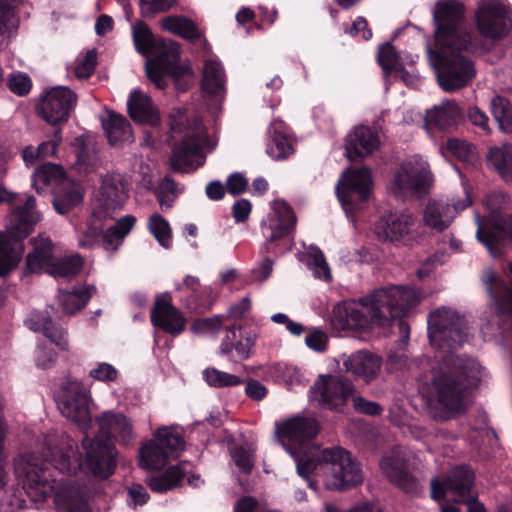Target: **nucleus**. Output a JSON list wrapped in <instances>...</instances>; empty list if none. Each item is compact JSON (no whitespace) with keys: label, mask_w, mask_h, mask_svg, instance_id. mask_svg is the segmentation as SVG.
<instances>
[{"label":"nucleus","mask_w":512,"mask_h":512,"mask_svg":"<svg viewBox=\"0 0 512 512\" xmlns=\"http://www.w3.org/2000/svg\"><path fill=\"white\" fill-rule=\"evenodd\" d=\"M345 371L370 383L381 371L382 359L375 353L360 350L349 355L343 362Z\"/></svg>","instance_id":"nucleus-30"},{"label":"nucleus","mask_w":512,"mask_h":512,"mask_svg":"<svg viewBox=\"0 0 512 512\" xmlns=\"http://www.w3.org/2000/svg\"><path fill=\"white\" fill-rule=\"evenodd\" d=\"M109 218L110 217H104V213L94 209L87 222L86 229L79 237V246L82 248H91L97 244L104 230V221Z\"/></svg>","instance_id":"nucleus-43"},{"label":"nucleus","mask_w":512,"mask_h":512,"mask_svg":"<svg viewBox=\"0 0 512 512\" xmlns=\"http://www.w3.org/2000/svg\"><path fill=\"white\" fill-rule=\"evenodd\" d=\"M432 182L428 164L421 158L413 156L403 161L395 171L391 192L399 199L423 197L428 194Z\"/></svg>","instance_id":"nucleus-10"},{"label":"nucleus","mask_w":512,"mask_h":512,"mask_svg":"<svg viewBox=\"0 0 512 512\" xmlns=\"http://www.w3.org/2000/svg\"><path fill=\"white\" fill-rule=\"evenodd\" d=\"M148 229L161 246L169 248L171 244V228L169 223L157 213L152 214L148 219Z\"/></svg>","instance_id":"nucleus-51"},{"label":"nucleus","mask_w":512,"mask_h":512,"mask_svg":"<svg viewBox=\"0 0 512 512\" xmlns=\"http://www.w3.org/2000/svg\"><path fill=\"white\" fill-rule=\"evenodd\" d=\"M35 207V198L28 196L24 204L8 216L6 229L0 233V277L9 274L20 262L24 252L23 239L40 221V214Z\"/></svg>","instance_id":"nucleus-7"},{"label":"nucleus","mask_w":512,"mask_h":512,"mask_svg":"<svg viewBox=\"0 0 512 512\" xmlns=\"http://www.w3.org/2000/svg\"><path fill=\"white\" fill-rule=\"evenodd\" d=\"M257 334L254 332H247L240 334L238 339L235 341L233 350H235L240 360H245L250 357L252 348L255 345Z\"/></svg>","instance_id":"nucleus-55"},{"label":"nucleus","mask_w":512,"mask_h":512,"mask_svg":"<svg viewBox=\"0 0 512 512\" xmlns=\"http://www.w3.org/2000/svg\"><path fill=\"white\" fill-rule=\"evenodd\" d=\"M203 377L211 387L237 386L242 383V379L240 377L220 371L216 368H206L203 371Z\"/></svg>","instance_id":"nucleus-52"},{"label":"nucleus","mask_w":512,"mask_h":512,"mask_svg":"<svg viewBox=\"0 0 512 512\" xmlns=\"http://www.w3.org/2000/svg\"><path fill=\"white\" fill-rule=\"evenodd\" d=\"M127 106L133 121L150 126H157L160 123L159 111L147 94L139 90L133 91L128 99Z\"/></svg>","instance_id":"nucleus-32"},{"label":"nucleus","mask_w":512,"mask_h":512,"mask_svg":"<svg viewBox=\"0 0 512 512\" xmlns=\"http://www.w3.org/2000/svg\"><path fill=\"white\" fill-rule=\"evenodd\" d=\"M185 475L186 471L183 464H178L169 468L163 474L148 477L146 483L152 491L163 493L177 487Z\"/></svg>","instance_id":"nucleus-41"},{"label":"nucleus","mask_w":512,"mask_h":512,"mask_svg":"<svg viewBox=\"0 0 512 512\" xmlns=\"http://www.w3.org/2000/svg\"><path fill=\"white\" fill-rule=\"evenodd\" d=\"M97 63V53L90 50L86 53L84 59L76 67L75 74L78 78H88L95 70Z\"/></svg>","instance_id":"nucleus-62"},{"label":"nucleus","mask_w":512,"mask_h":512,"mask_svg":"<svg viewBox=\"0 0 512 512\" xmlns=\"http://www.w3.org/2000/svg\"><path fill=\"white\" fill-rule=\"evenodd\" d=\"M350 400L353 401V407L359 413L379 415L382 412V408L378 403L369 401L362 396L357 395L355 391L353 392V397H351Z\"/></svg>","instance_id":"nucleus-60"},{"label":"nucleus","mask_w":512,"mask_h":512,"mask_svg":"<svg viewBox=\"0 0 512 512\" xmlns=\"http://www.w3.org/2000/svg\"><path fill=\"white\" fill-rule=\"evenodd\" d=\"M313 388L320 397L321 407L339 412L344 411L354 392V385L348 379L338 375L322 376Z\"/></svg>","instance_id":"nucleus-18"},{"label":"nucleus","mask_w":512,"mask_h":512,"mask_svg":"<svg viewBox=\"0 0 512 512\" xmlns=\"http://www.w3.org/2000/svg\"><path fill=\"white\" fill-rule=\"evenodd\" d=\"M479 363L468 357L447 354L432 368L422 387L431 414L437 420H448L465 409L466 390L478 381Z\"/></svg>","instance_id":"nucleus-2"},{"label":"nucleus","mask_w":512,"mask_h":512,"mask_svg":"<svg viewBox=\"0 0 512 512\" xmlns=\"http://www.w3.org/2000/svg\"><path fill=\"white\" fill-rule=\"evenodd\" d=\"M318 423L314 418L295 416L276 424V433L282 441L303 444L318 433Z\"/></svg>","instance_id":"nucleus-29"},{"label":"nucleus","mask_w":512,"mask_h":512,"mask_svg":"<svg viewBox=\"0 0 512 512\" xmlns=\"http://www.w3.org/2000/svg\"><path fill=\"white\" fill-rule=\"evenodd\" d=\"M267 153L271 158L280 160L291 155L293 153V148L284 134L275 132L267 147Z\"/></svg>","instance_id":"nucleus-53"},{"label":"nucleus","mask_w":512,"mask_h":512,"mask_svg":"<svg viewBox=\"0 0 512 512\" xmlns=\"http://www.w3.org/2000/svg\"><path fill=\"white\" fill-rule=\"evenodd\" d=\"M471 203L472 201L468 194H465L463 200L452 204L442 201H430L423 211V223L433 230L443 232L450 226L457 212L467 208Z\"/></svg>","instance_id":"nucleus-25"},{"label":"nucleus","mask_w":512,"mask_h":512,"mask_svg":"<svg viewBox=\"0 0 512 512\" xmlns=\"http://www.w3.org/2000/svg\"><path fill=\"white\" fill-rule=\"evenodd\" d=\"M135 217L126 215L120 218L115 225L102 233V245L106 251L115 252L122 244L123 239L130 233L135 224Z\"/></svg>","instance_id":"nucleus-38"},{"label":"nucleus","mask_w":512,"mask_h":512,"mask_svg":"<svg viewBox=\"0 0 512 512\" xmlns=\"http://www.w3.org/2000/svg\"><path fill=\"white\" fill-rule=\"evenodd\" d=\"M157 55L149 59L145 64V71L148 79L159 89H165L167 86V77L171 76L178 84L181 78H190V72L177 65L180 56V47L173 41L162 39L156 43ZM186 86L181 87L184 91Z\"/></svg>","instance_id":"nucleus-11"},{"label":"nucleus","mask_w":512,"mask_h":512,"mask_svg":"<svg viewBox=\"0 0 512 512\" xmlns=\"http://www.w3.org/2000/svg\"><path fill=\"white\" fill-rule=\"evenodd\" d=\"M305 263L308 269L312 271L314 277L325 281L331 280V270L319 248H309L305 254Z\"/></svg>","instance_id":"nucleus-46"},{"label":"nucleus","mask_w":512,"mask_h":512,"mask_svg":"<svg viewBox=\"0 0 512 512\" xmlns=\"http://www.w3.org/2000/svg\"><path fill=\"white\" fill-rule=\"evenodd\" d=\"M296 217L292 209L285 203H278L274 213L270 216L268 224L262 223L263 227L270 230L267 240L274 242L289 234L295 227Z\"/></svg>","instance_id":"nucleus-33"},{"label":"nucleus","mask_w":512,"mask_h":512,"mask_svg":"<svg viewBox=\"0 0 512 512\" xmlns=\"http://www.w3.org/2000/svg\"><path fill=\"white\" fill-rule=\"evenodd\" d=\"M77 104V95L68 87L52 88L38 105L40 116L52 125L66 122Z\"/></svg>","instance_id":"nucleus-19"},{"label":"nucleus","mask_w":512,"mask_h":512,"mask_svg":"<svg viewBox=\"0 0 512 512\" xmlns=\"http://www.w3.org/2000/svg\"><path fill=\"white\" fill-rule=\"evenodd\" d=\"M170 132L173 137L177 133H183L182 140L172 150L170 169L185 173L202 166L205 162V152L211 151L214 147V144L210 145L202 119L195 116L185 121L184 115L178 112L176 116H170Z\"/></svg>","instance_id":"nucleus-6"},{"label":"nucleus","mask_w":512,"mask_h":512,"mask_svg":"<svg viewBox=\"0 0 512 512\" xmlns=\"http://www.w3.org/2000/svg\"><path fill=\"white\" fill-rule=\"evenodd\" d=\"M28 327L35 332H43L49 338L50 344H41L36 350V364L41 368H49L56 361V354L50 347L55 344L61 350L68 349L67 333L56 326L47 312L34 313L27 321Z\"/></svg>","instance_id":"nucleus-15"},{"label":"nucleus","mask_w":512,"mask_h":512,"mask_svg":"<svg viewBox=\"0 0 512 512\" xmlns=\"http://www.w3.org/2000/svg\"><path fill=\"white\" fill-rule=\"evenodd\" d=\"M415 289L391 286L373 291L357 301L338 303L332 314V325L338 330L368 331L374 327L389 326L397 320L401 337L407 340L410 327L401 319L419 303Z\"/></svg>","instance_id":"nucleus-1"},{"label":"nucleus","mask_w":512,"mask_h":512,"mask_svg":"<svg viewBox=\"0 0 512 512\" xmlns=\"http://www.w3.org/2000/svg\"><path fill=\"white\" fill-rule=\"evenodd\" d=\"M378 62L386 74L397 69L398 55L392 44L386 43L379 49Z\"/></svg>","instance_id":"nucleus-54"},{"label":"nucleus","mask_w":512,"mask_h":512,"mask_svg":"<svg viewBox=\"0 0 512 512\" xmlns=\"http://www.w3.org/2000/svg\"><path fill=\"white\" fill-rule=\"evenodd\" d=\"M247 179L241 173L231 174L226 181L227 191L232 195H239L246 191Z\"/></svg>","instance_id":"nucleus-63"},{"label":"nucleus","mask_w":512,"mask_h":512,"mask_svg":"<svg viewBox=\"0 0 512 512\" xmlns=\"http://www.w3.org/2000/svg\"><path fill=\"white\" fill-rule=\"evenodd\" d=\"M471 40L436 44L438 51H430L438 69V83L447 92L467 86L475 77L476 71L472 60L467 56Z\"/></svg>","instance_id":"nucleus-8"},{"label":"nucleus","mask_w":512,"mask_h":512,"mask_svg":"<svg viewBox=\"0 0 512 512\" xmlns=\"http://www.w3.org/2000/svg\"><path fill=\"white\" fill-rule=\"evenodd\" d=\"M99 434L91 439L85 436L82 440L84 460L82 465L95 477L107 479L116 468L117 450L111 443L114 438L120 445H130L135 434L131 420L120 412L104 411L95 419Z\"/></svg>","instance_id":"nucleus-4"},{"label":"nucleus","mask_w":512,"mask_h":512,"mask_svg":"<svg viewBox=\"0 0 512 512\" xmlns=\"http://www.w3.org/2000/svg\"><path fill=\"white\" fill-rule=\"evenodd\" d=\"M88 375L96 381L111 382L117 378L118 371L111 364L101 362L95 368H92Z\"/></svg>","instance_id":"nucleus-57"},{"label":"nucleus","mask_w":512,"mask_h":512,"mask_svg":"<svg viewBox=\"0 0 512 512\" xmlns=\"http://www.w3.org/2000/svg\"><path fill=\"white\" fill-rule=\"evenodd\" d=\"M151 321L165 332L178 335L186 326V318L172 303V297L164 293L156 297L151 310Z\"/></svg>","instance_id":"nucleus-24"},{"label":"nucleus","mask_w":512,"mask_h":512,"mask_svg":"<svg viewBox=\"0 0 512 512\" xmlns=\"http://www.w3.org/2000/svg\"><path fill=\"white\" fill-rule=\"evenodd\" d=\"M224 71L215 60H207L204 65L202 88L211 96L222 95L225 88Z\"/></svg>","instance_id":"nucleus-40"},{"label":"nucleus","mask_w":512,"mask_h":512,"mask_svg":"<svg viewBox=\"0 0 512 512\" xmlns=\"http://www.w3.org/2000/svg\"><path fill=\"white\" fill-rule=\"evenodd\" d=\"M33 244V251L26 256V269L30 273L46 272L50 274L55 255L54 244L48 236L39 234L37 237L31 239Z\"/></svg>","instance_id":"nucleus-31"},{"label":"nucleus","mask_w":512,"mask_h":512,"mask_svg":"<svg viewBox=\"0 0 512 512\" xmlns=\"http://www.w3.org/2000/svg\"><path fill=\"white\" fill-rule=\"evenodd\" d=\"M184 440L174 427H162L155 431L154 439L139 451V465L143 469L158 470L170 458H176L184 450Z\"/></svg>","instance_id":"nucleus-12"},{"label":"nucleus","mask_w":512,"mask_h":512,"mask_svg":"<svg viewBox=\"0 0 512 512\" xmlns=\"http://www.w3.org/2000/svg\"><path fill=\"white\" fill-rule=\"evenodd\" d=\"M132 36L137 51L141 54H148L156 46L153 35L148 26L143 22H137L132 26Z\"/></svg>","instance_id":"nucleus-50"},{"label":"nucleus","mask_w":512,"mask_h":512,"mask_svg":"<svg viewBox=\"0 0 512 512\" xmlns=\"http://www.w3.org/2000/svg\"><path fill=\"white\" fill-rule=\"evenodd\" d=\"M76 161L75 168L81 173H90L96 169L99 159L95 148L85 144L82 138L76 139Z\"/></svg>","instance_id":"nucleus-45"},{"label":"nucleus","mask_w":512,"mask_h":512,"mask_svg":"<svg viewBox=\"0 0 512 512\" xmlns=\"http://www.w3.org/2000/svg\"><path fill=\"white\" fill-rule=\"evenodd\" d=\"M160 23L164 30L186 40L196 41L202 37L196 24L184 16H166Z\"/></svg>","instance_id":"nucleus-39"},{"label":"nucleus","mask_w":512,"mask_h":512,"mask_svg":"<svg viewBox=\"0 0 512 512\" xmlns=\"http://www.w3.org/2000/svg\"><path fill=\"white\" fill-rule=\"evenodd\" d=\"M82 200L83 190L81 186L73 182H65L55 194L53 205L57 213L65 215L78 206Z\"/></svg>","instance_id":"nucleus-37"},{"label":"nucleus","mask_w":512,"mask_h":512,"mask_svg":"<svg viewBox=\"0 0 512 512\" xmlns=\"http://www.w3.org/2000/svg\"><path fill=\"white\" fill-rule=\"evenodd\" d=\"M475 19L480 34L490 39L503 37L512 24L509 7L498 0L480 1Z\"/></svg>","instance_id":"nucleus-17"},{"label":"nucleus","mask_w":512,"mask_h":512,"mask_svg":"<svg viewBox=\"0 0 512 512\" xmlns=\"http://www.w3.org/2000/svg\"><path fill=\"white\" fill-rule=\"evenodd\" d=\"M380 468L390 482L410 494L420 490L418 481L408 472L404 451L395 447L385 454L380 461Z\"/></svg>","instance_id":"nucleus-21"},{"label":"nucleus","mask_w":512,"mask_h":512,"mask_svg":"<svg viewBox=\"0 0 512 512\" xmlns=\"http://www.w3.org/2000/svg\"><path fill=\"white\" fill-rule=\"evenodd\" d=\"M462 117V111L454 100H446L428 110L425 121L428 125H435L440 129L450 128L458 123Z\"/></svg>","instance_id":"nucleus-34"},{"label":"nucleus","mask_w":512,"mask_h":512,"mask_svg":"<svg viewBox=\"0 0 512 512\" xmlns=\"http://www.w3.org/2000/svg\"><path fill=\"white\" fill-rule=\"evenodd\" d=\"M93 402L91 391L78 380H67L62 384L57 399L60 413L86 432L92 422L90 406Z\"/></svg>","instance_id":"nucleus-13"},{"label":"nucleus","mask_w":512,"mask_h":512,"mask_svg":"<svg viewBox=\"0 0 512 512\" xmlns=\"http://www.w3.org/2000/svg\"><path fill=\"white\" fill-rule=\"evenodd\" d=\"M65 177L64 169L53 163H44L38 166L33 174L34 187L38 193H41V188L38 187V183H42L44 186L52 182H60Z\"/></svg>","instance_id":"nucleus-47"},{"label":"nucleus","mask_w":512,"mask_h":512,"mask_svg":"<svg viewBox=\"0 0 512 512\" xmlns=\"http://www.w3.org/2000/svg\"><path fill=\"white\" fill-rule=\"evenodd\" d=\"M15 471L23 489L34 503H43L53 493L58 512H90L86 495L80 486L52 480L47 465L33 455H25L15 463Z\"/></svg>","instance_id":"nucleus-3"},{"label":"nucleus","mask_w":512,"mask_h":512,"mask_svg":"<svg viewBox=\"0 0 512 512\" xmlns=\"http://www.w3.org/2000/svg\"><path fill=\"white\" fill-rule=\"evenodd\" d=\"M75 442L64 433H49L44 440V455L56 469L68 472Z\"/></svg>","instance_id":"nucleus-27"},{"label":"nucleus","mask_w":512,"mask_h":512,"mask_svg":"<svg viewBox=\"0 0 512 512\" xmlns=\"http://www.w3.org/2000/svg\"><path fill=\"white\" fill-rule=\"evenodd\" d=\"M127 193L119 175L107 174L102 178L97 204L94 209L104 213V217H113L122 208Z\"/></svg>","instance_id":"nucleus-26"},{"label":"nucleus","mask_w":512,"mask_h":512,"mask_svg":"<svg viewBox=\"0 0 512 512\" xmlns=\"http://www.w3.org/2000/svg\"><path fill=\"white\" fill-rule=\"evenodd\" d=\"M372 186L371 171L367 167L348 168L339 179L336 193L343 208L352 211L368 198Z\"/></svg>","instance_id":"nucleus-16"},{"label":"nucleus","mask_w":512,"mask_h":512,"mask_svg":"<svg viewBox=\"0 0 512 512\" xmlns=\"http://www.w3.org/2000/svg\"><path fill=\"white\" fill-rule=\"evenodd\" d=\"M83 266V259L79 255H72L61 259L55 258L50 275L54 277L71 278L77 275Z\"/></svg>","instance_id":"nucleus-48"},{"label":"nucleus","mask_w":512,"mask_h":512,"mask_svg":"<svg viewBox=\"0 0 512 512\" xmlns=\"http://www.w3.org/2000/svg\"><path fill=\"white\" fill-rule=\"evenodd\" d=\"M175 2L176 0H140V6L144 16H152L168 10Z\"/></svg>","instance_id":"nucleus-58"},{"label":"nucleus","mask_w":512,"mask_h":512,"mask_svg":"<svg viewBox=\"0 0 512 512\" xmlns=\"http://www.w3.org/2000/svg\"><path fill=\"white\" fill-rule=\"evenodd\" d=\"M95 291L94 287H79L71 291L59 290L58 303L61 311L67 315H73L83 309Z\"/></svg>","instance_id":"nucleus-36"},{"label":"nucleus","mask_w":512,"mask_h":512,"mask_svg":"<svg viewBox=\"0 0 512 512\" xmlns=\"http://www.w3.org/2000/svg\"><path fill=\"white\" fill-rule=\"evenodd\" d=\"M286 449L295 458L300 476L308 479V476L313 474L320 478L329 490L356 486L364 479L359 463L343 448H311L301 457L292 449Z\"/></svg>","instance_id":"nucleus-5"},{"label":"nucleus","mask_w":512,"mask_h":512,"mask_svg":"<svg viewBox=\"0 0 512 512\" xmlns=\"http://www.w3.org/2000/svg\"><path fill=\"white\" fill-rule=\"evenodd\" d=\"M8 84L10 90L20 96L28 94L32 86L30 78L21 73L11 75L9 77Z\"/></svg>","instance_id":"nucleus-61"},{"label":"nucleus","mask_w":512,"mask_h":512,"mask_svg":"<svg viewBox=\"0 0 512 512\" xmlns=\"http://www.w3.org/2000/svg\"><path fill=\"white\" fill-rule=\"evenodd\" d=\"M467 117L473 125L479 127L484 133L490 132L488 116L478 107L469 108Z\"/></svg>","instance_id":"nucleus-64"},{"label":"nucleus","mask_w":512,"mask_h":512,"mask_svg":"<svg viewBox=\"0 0 512 512\" xmlns=\"http://www.w3.org/2000/svg\"><path fill=\"white\" fill-rule=\"evenodd\" d=\"M446 148L461 161H468L473 154L472 146L460 139L454 138L447 140Z\"/></svg>","instance_id":"nucleus-56"},{"label":"nucleus","mask_w":512,"mask_h":512,"mask_svg":"<svg viewBox=\"0 0 512 512\" xmlns=\"http://www.w3.org/2000/svg\"><path fill=\"white\" fill-rule=\"evenodd\" d=\"M103 127L111 145H119L133 141V132L129 121L115 112H108V117L103 121Z\"/></svg>","instance_id":"nucleus-35"},{"label":"nucleus","mask_w":512,"mask_h":512,"mask_svg":"<svg viewBox=\"0 0 512 512\" xmlns=\"http://www.w3.org/2000/svg\"><path fill=\"white\" fill-rule=\"evenodd\" d=\"M477 239L488 249L493 257L502 255L504 241L512 239V217H502L485 221L479 215L476 216Z\"/></svg>","instance_id":"nucleus-22"},{"label":"nucleus","mask_w":512,"mask_h":512,"mask_svg":"<svg viewBox=\"0 0 512 512\" xmlns=\"http://www.w3.org/2000/svg\"><path fill=\"white\" fill-rule=\"evenodd\" d=\"M430 343L442 350H455L468 339L467 321L455 310L439 308L428 318Z\"/></svg>","instance_id":"nucleus-9"},{"label":"nucleus","mask_w":512,"mask_h":512,"mask_svg":"<svg viewBox=\"0 0 512 512\" xmlns=\"http://www.w3.org/2000/svg\"><path fill=\"white\" fill-rule=\"evenodd\" d=\"M487 161L505 181H512V145L491 148Z\"/></svg>","instance_id":"nucleus-42"},{"label":"nucleus","mask_w":512,"mask_h":512,"mask_svg":"<svg viewBox=\"0 0 512 512\" xmlns=\"http://www.w3.org/2000/svg\"><path fill=\"white\" fill-rule=\"evenodd\" d=\"M177 184L170 176H165L158 185L156 196L162 211L169 210L179 195Z\"/></svg>","instance_id":"nucleus-49"},{"label":"nucleus","mask_w":512,"mask_h":512,"mask_svg":"<svg viewBox=\"0 0 512 512\" xmlns=\"http://www.w3.org/2000/svg\"><path fill=\"white\" fill-rule=\"evenodd\" d=\"M416 223V217L412 214H389L381 217L375 232L383 241L407 243L413 237Z\"/></svg>","instance_id":"nucleus-23"},{"label":"nucleus","mask_w":512,"mask_h":512,"mask_svg":"<svg viewBox=\"0 0 512 512\" xmlns=\"http://www.w3.org/2000/svg\"><path fill=\"white\" fill-rule=\"evenodd\" d=\"M380 145L378 134L368 126H358L345 139V156L350 161L372 154Z\"/></svg>","instance_id":"nucleus-28"},{"label":"nucleus","mask_w":512,"mask_h":512,"mask_svg":"<svg viewBox=\"0 0 512 512\" xmlns=\"http://www.w3.org/2000/svg\"><path fill=\"white\" fill-rule=\"evenodd\" d=\"M473 480L474 473L470 468L457 467L443 481L437 478L431 480V496L439 500L450 494L454 501L466 502L471 498Z\"/></svg>","instance_id":"nucleus-20"},{"label":"nucleus","mask_w":512,"mask_h":512,"mask_svg":"<svg viewBox=\"0 0 512 512\" xmlns=\"http://www.w3.org/2000/svg\"><path fill=\"white\" fill-rule=\"evenodd\" d=\"M437 28L436 44H448L459 40L469 41L470 35L464 27V6L456 0H440L434 13Z\"/></svg>","instance_id":"nucleus-14"},{"label":"nucleus","mask_w":512,"mask_h":512,"mask_svg":"<svg viewBox=\"0 0 512 512\" xmlns=\"http://www.w3.org/2000/svg\"><path fill=\"white\" fill-rule=\"evenodd\" d=\"M232 458L236 466L246 474H249L253 468V457L249 449L236 447L232 450Z\"/></svg>","instance_id":"nucleus-59"},{"label":"nucleus","mask_w":512,"mask_h":512,"mask_svg":"<svg viewBox=\"0 0 512 512\" xmlns=\"http://www.w3.org/2000/svg\"><path fill=\"white\" fill-rule=\"evenodd\" d=\"M490 108L499 129L504 133L512 134V105L510 101L497 95L492 98Z\"/></svg>","instance_id":"nucleus-44"}]
</instances>
